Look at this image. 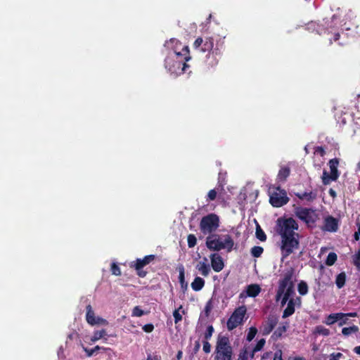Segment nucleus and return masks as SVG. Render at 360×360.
<instances>
[{
	"label": "nucleus",
	"mask_w": 360,
	"mask_h": 360,
	"mask_svg": "<svg viewBox=\"0 0 360 360\" xmlns=\"http://www.w3.org/2000/svg\"><path fill=\"white\" fill-rule=\"evenodd\" d=\"M84 349L85 352L86 353V356L90 357V356H93L96 353V352H97L100 349L105 350L106 349L97 345L95 347H94L93 349H89L87 348H84Z\"/></svg>",
	"instance_id": "58836bf2"
},
{
	"label": "nucleus",
	"mask_w": 360,
	"mask_h": 360,
	"mask_svg": "<svg viewBox=\"0 0 360 360\" xmlns=\"http://www.w3.org/2000/svg\"><path fill=\"white\" fill-rule=\"evenodd\" d=\"M233 356V348L229 338L219 335L214 352V360H232Z\"/></svg>",
	"instance_id": "7ed1b4c3"
},
{
	"label": "nucleus",
	"mask_w": 360,
	"mask_h": 360,
	"mask_svg": "<svg viewBox=\"0 0 360 360\" xmlns=\"http://www.w3.org/2000/svg\"><path fill=\"white\" fill-rule=\"evenodd\" d=\"M335 318L334 314H330L326 317L324 323L328 326L333 325L336 322V319Z\"/></svg>",
	"instance_id": "de8ad7c7"
},
{
	"label": "nucleus",
	"mask_w": 360,
	"mask_h": 360,
	"mask_svg": "<svg viewBox=\"0 0 360 360\" xmlns=\"http://www.w3.org/2000/svg\"><path fill=\"white\" fill-rule=\"evenodd\" d=\"M248 347L247 346H244L238 354V357L237 360H248Z\"/></svg>",
	"instance_id": "f704fd0d"
},
{
	"label": "nucleus",
	"mask_w": 360,
	"mask_h": 360,
	"mask_svg": "<svg viewBox=\"0 0 360 360\" xmlns=\"http://www.w3.org/2000/svg\"><path fill=\"white\" fill-rule=\"evenodd\" d=\"M271 355H272V352H266L262 355L261 360H266V359L271 358Z\"/></svg>",
	"instance_id": "6e6d98bb"
},
{
	"label": "nucleus",
	"mask_w": 360,
	"mask_h": 360,
	"mask_svg": "<svg viewBox=\"0 0 360 360\" xmlns=\"http://www.w3.org/2000/svg\"><path fill=\"white\" fill-rule=\"evenodd\" d=\"M202 343H203V347H202L203 351L207 354L210 353L211 351V345L210 344V342L207 340H205V341H203Z\"/></svg>",
	"instance_id": "8fccbe9b"
},
{
	"label": "nucleus",
	"mask_w": 360,
	"mask_h": 360,
	"mask_svg": "<svg viewBox=\"0 0 360 360\" xmlns=\"http://www.w3.org/2000/svg\"><path fill=\"white\" fill-rule=\"evenodd\" d=\"M195 268L205 277L208 276L210 273V266L206 257L203 258V261L199 262Z\"/></svg>",
	"instance_id": "6ab92c4d"
},
{
	"label": "nucleus",
	"mask_w": 360,
	"mask_h": 360,
	"mask_svg": "<svg viewBox=\"0 0 360 360\" xmlns=\"http://www.w3.org/2000/svg\"><path fill=\"white\" fill-rule=\"evenodd\" d=\"M346 274L345 272H341L337 275L335 278V284L338 288L340 289L343 288L346 283Z\"/></svg>",
	"instance_id": "a878e982"
},
{
	"label": "nucleus",
	"mask_w": 360,
	"mask_h": 360,
	"mask_svg": "<svg viewBox=\"0 0 360 360\" xmlns=\"http://www.w3.org/2000/svg\"><path fill=\"white\" fill-rule=\"evenodd\" d=\"M295 311V300L294 298H290L286 308L283 310L282 318L286 319L290 316H292Z\"/></svg>",
	"instance_id": "aec40b11"
},
{
	"label": "nucleus",
	"mask_w": 360,
	"mask_h": 360,
	"mask_svg": "<svg viewBox=\"0 0 360 360\" xmlns=\"http://www.w3.org/2000/svg\"><path fill=\"white\" fill-rule=\"evenodd\" d=\"M217 193L215 189L210 190L207 195V202L214 200L217 198Z\"/></svg>",
	"instance_id": "37998d69"
},
{
	"label": "nucleus",
	"mask_w": 360,
	"mask_h": 360,
	"mask_svg": "<svg viewBox=\"0 0 360 360\" xmlns=\"http://www.w3.org/2000/svg\"><path fill=\"white\" fill-rule=\"evenodd\" d=\"M288 360H307L303 356H290Z\"/></svg>",
	"instance_id": "052dcab7"
},
{
	"label": "nucleus",
	"mask_w": 360,
	"mask_h": 360,
	"mask_svg": "<svg viewBox=\"0 0 360 360\" xmlns=\"http://www.w3.org/2000/svg\"><path fill=\"white\" fill-rule=\"evenodd\" d=\"M246 312L247 308L245 305L237 307L227 321L226 326L228 330H233L239 325L242 324Z\"/></svg>",
	"instance_id": "1a4fd4ad"
},
{
	"label": "nucleus",
	"mask_w": 360,
	"mask_h": 360,
	"mask_svg": "<svg viewBox=\"0 0 360 360\" xmlns=\"http://www.w3.org/2000/svg\"><path fill=\"white\" fill-rule=\"evenodd\" d=\"M288 328V323L285 322L282 326H278L273 333L271 335V338L274 340L277 341L278 339H280L283 335L287 331V328Z\"/></svg>",
	"instance_id": "412c9836"
},
{
	"label": "nucleus",
	"mask_w": 360,
	"mask_h": 360,
	"mask_svg": "<svg viewBox=\"0 0 360 360\" xmlns=\"http://www.w3.org/2000/svg\"><path fill=\"white\" fill-rule=\"evenodd\" d=\"M266 343V340L264 338L260 339L256 344V345L253 347L254 352L261 351L264 345Z\"/></svg>",
	"instance_id": "79ce46f5"
},
{
	"label": "nucleus",
	"mask_w": 360,
	"mask_h": 360,
	"mask_svg": "<svg viewBox=\"0 0 360 360\" xmlns=\"http://www.w3.org/2000/svg\"><path fill=\"white\" fill-rule=\"evenodd\" d=\"M358 330H359L358 326L354 325L350 327L343 328L342 330V333L345 336H348V335H351L352 333L358 332Z\"/></svg>",
	"instance_id": "72a5a7b5"
},
{
	"label": "nucleus",
	"mask_w": 360,
	"mask_h": 360,
	"mask_svg": "<svg viewBox=\"0 0 360 360\" xmlns=\"http://www.w3.org/2000/svg\"><path fill=\"white\" fill-rule=\"evenodd\" d=\"M107 333L105 329H102L100 330H96L94 333L93 336L91 338V342H96L106 335Z\"/></svg>",
	"instance_id": "c756f323"
},
{
	"label": "nucleus",
	"mask_w": 360,
	"mask_h": 360,
	"mask_svg": "<svg viewBox=\"0 0 360 360\" xmlns=\"http://www.w3.org/2000/svg\"><path fill=\"white\" fill-rule=\"evenodd\" d=\"M278 323V317L275 314H269L262 323L259 331L262 335H269Z\"/></svg>",
	"instance_id": "f8f14e48"
},
{
	"label": "nucleus",
	"mask_w": 360,
	"mask_h": 360,
	"mask_svg": "<svg viewBox=\"0 0 360 360\" xmlns=\"http://www.w3.org/2000/svg\"><path fill=\"white\" fill-rule=\"evenodd\" d=\"M295 195L301 200H305L307 202H312L317 198V192L316 191H309V192H297L295 193Z\"/></svg>",
	"instance_id": "a211bd4d"
},
{
	"label": "nucleus",
	"mask_w": 360,
	"mask_h": 360,
	"mask_svg": "<svg viewBox=\"0 0 360 360\" xmlns=\"http://www.w3.org/2000/svg\"><path fill=\"white\" fill-rule=\"evenodd\" d=\"M200 341L199 340H197L195 341V345H194V347L193 349V353L194 354H196L199 350H200Z\"/></svg>",
	"instance_id": "5fc2aeb1"
},
{
	"label": "nucleus",
	"mask_w": 360,
	"mask_h": 360,
	"mask_svg": "<svg viewBox=\"0 0 360 360\" xmlns=\"http://www.w3.org/2000/svg\"><path fill=\"white\" fill-rule=\"evenodd\" d=\"M339 165V160L338 158H333L329 160L328 165L330 169V174H332V177L338 178L340 176V172L338 169V166Z\"/></svg>",
	"instance_id": "4be33fe9"
},
{
	"label": "nucleus",
	"mask_w": 360,
	"mask_h": 360,
	"mask_svg": "<svg viewBox=\"0 0 360 360\" xmlns=\"http://www.w3.org/2000/svg\"><path fill=\"white\" fill-rule=\"evenodd\" d=\"M219 217L214 213L208 214L202 217L200 221V230L204 234H212L219 226Z\"/></svg>",
	"instance_id": "0eeeda50"
},
{
	"label": "nucleus",
	"mask_w": 360,
	"mask_h": 360,
	"mask_svg": "<svg viewBox=\"0 0 360 360\" xmlns=\"http://www.w3.org/2000/svg\"><path fill=\"white\" fill-rule=\"evenodd\" d=\"M356 315H357V314L356 312H350V313H347V314L340 312V313L334 314V316L335 317V319H336V322L338 321H340V320L343 319L344 317H346V316L355 317V316H356Z\"/></svg>",
	"instance_id": "c9c22d12"
},
{
	"label": "nucleus",
	"mask_w": 360,
	"mask_h": 360,
	"mask_svg": "<svg viewBox=\"0 0 360 360\" xmlns=\"http://www.w3.org/2000/svg\"><path fill=\"white\" fill-rule=\"evenodd\" d=\"M275 189L276 191H274L269 195L270 204L274 207H280L286 205L290 199L285 190L281 189L280 186L276 187Z\"/></svg>",
	"instance_id": "9d476101"
},
{
	"label": "nucleus",
	"mask_w": 360,
	"mask_h": 360,
	"mask_svg": "<svg viewBox=\"0 0 360 360\" xmlns=\"http://www.w3.org/2000/svg\"><path fill=\"white\" fill-rule=\"evenodd\" d=\"M328 193L329 195L333 198H336L337 196V193L335 192V191H334L333 188H330L329 191H328Z\"/></svg>",
	"instance_id": "680f3d73"
},
{
	"label": "nucleus",
	"mask_w": 360,
	"mask_h": 360,
	"mask_svg": "<svg viewBox=\"0 0 360 360\" xmlns=\"http://www.w3.org/2000/svg\"><path fill=\"white\" fill-rule=\"evenodd\" d=\"M295 214L308 227H313L319 219L318 214L311 208L297 207L295 209Z\"/></svg>",
	"instance_id": "6e6552de"
},
{
	"label": "nucleus",
	"mask_w": 360,
	"mask_h": 360,
	"mask_svg": "<svg viewBox=\"0 0 360 360\" xmlns=\"http://www.w3.org/2000/svg\"><path fill=\"white\" fill-rule=\"evenodd\" d=\"M212 308H213L212 301V300H210L209 301L207 302L205 307V309H204L205 314L207 317H208L210 316Z\"/></svg>",
	"instance_id": "a19ab883"
},
{
	"label": "nucleus",
	"mask_w": 360,
	"mask_h": 360,
	"mask_svg": "<svg viewBox=\"0 0 360 360\" xmlns=\"http://www.w3.org/2000/svg\"><path fill=\"white\" fill-rule=\"evenodd\" d=\"M193 48L203 53H210L214 49V39L211 37H205L204 39L198 37L193 43Z\"/></svg>",
	"instance_id": "ddd939ff"
},
{
	"label": "nucleus",
	"mask_w": 360,
	"mask_h": 360,
	"mask_svg": "<svg viewBox=\"0 0 360 360\" xmlns=\"http://www.w3.org/2000/svg\"><path fill=\"white\" fill-rule=\"evenodd\" d=\"M221 56V51L219 47V45L217 44L214 49L208 53L205 60V65L209 68H213L217 66L219 58Z\"/></svg>",
	"instance_id": "4468645a"
},
{
	"label": "nucleus",
	"mask_w": 360,
	"mask_h": 360,
	"mask_svg": "<svg viewBox=\"0 0 360 360\" xmlns=\"http://www.w3.org/2000/svg\"><path fill=\"white\" fill-rule=\"evenodd\" d=\"M233 245L234 241L229 234L224 236L223 241L220 240V236L218 234H211L206 238V246L210 250L219 251L226 249L228 252H231Z\"/></svg>",
	"instance_id": "20e7f679"
},
{
	"label": "nucleus",
	"mask_w": 360,
	"mask_h": 360,
	"mask_svg": "<svg viewBox=\"0 0 360 360\" xmlns=\"http://www.w3.org/2000/svg\"><path fill=\"white\" fill-rule=\"evenodd\" d=\"M314 333L315 335L328 336L330 335V330L321 325H319L315 327Z\"/></svg>",
	"instance_id": "bb28decb"
},
{
	"label": "nucleus",
	"mask_w": 360,
	"mask_h": 360,
	"mask_svg": "<svg viewBox=\"0 0 360 360\" xmlns=\"http://www.w3.org/2000/svg\"><path fill=\"white\" fill-rule=\"evenodd\" d=\"M348 317L349 316L344 317L343 319L340 320V322L338 323V326H342L346 324L348 321Z\"/></svg>",
	"instance_id": "bf43d9fd"
},
{
	"label": "nucleus",
	"mask_w": 360,
	"mask_h": 360,
	"mask_svg": "<svg viewBox=\"0 0 360 360\" xmlns=\"http://www.w3.org/2000/svg\"><path fill=\"white\" fill-rule=\"evenodd\" d=\"M86 319L88 323L91 326L96 324H106L107 321L100 317H96L94 311L90 304L87 305L86 307Z\"/></svg>",
	"instance_id": "2eb2a0df"
},
{
	"label": "nucleus",
	"mask_w": 360,
	"mask_h": 360,
	"mask_svg": "<svg viewBox=\"0 0 360 360\" xmlns=\"http://www.w3.org/2000/svg\"><path fill=\"white\" fill-rule=\"evenodd\" d=\"M359 224L360 223L357 224L358 231L355 232L354 234V238L355 240H359V236H360V233H359Z\"/></svg>",
	"instance_id": "13d9d810"
},
{
	"label": "nucleus",
	"mask_w": 360,
	"mask_h": 360,
	"mask_svg": "<svg viewBox=\"0 0 360 360\" xmlns=\"http://www.w3.org/2000/svg\"><path fill=\"white\" fill-rule=\"evenodd\" d=\"M211 266L215 272L221 271L224 267V263L222 257L217 254L213 253L210 255Z\"/></svg>",
	"instance_id": "f3484780"
},
{
	"label": "nucleus",
	"mask_w": 360,
	"mask_h": 360,
	"mask_svg": "<svg viewBox=\"0 0 360 360\" xmlns=\"http://www.w3.org/2000/svg\"><path fill=\"white\" fill-rule=\"evenodd\" d=\"M257 333V329L255 327H250L246 336V340L248 342H251Z\"/></svg>",
	"instance_id": "e433bc0d"
},
{
	"label": "nucleus",
	"mask_w": 360,
	"mask_h": 360,
	"mask_svg": "<svg viewBox=\"0 0 360 360\" xmlns=\"http://www.w3.org/2000/svg\"><path fill=\"white\" fill-rule=\"evenodd\" d=\"M214 331V329L212 325L207 326L206 331L204 334V338L205 339V340L208 341L211 338Z\"/></svg>",
	"instance_id": "ea45409f"
},
{
	"label": "nucleus",
	"mask_w": 360,
	"mask_h": 360,
	"mask_svg": "<svg viewBox=\"0 0 360 360\" xmlns=\"http://www.w3.org/2000/svg\"><path fill=\"white\" fill-rule=\"evenodd\" d=\"M152 359H153V360H161V356L160 355H154L152 357Z\"/></svg>",
	"instance_id": "774afa93"
},
{
	"label": "nucleus",
	"mask_w": 360,
	"mask_h": 360,
	"mask_svg": "<svg viewBox=\"0 0 360 360\" xmlns=\"http://www.w3.org/2000/svg\"><path fill=\"white\" fill-rule=\"evenodd\" d=\"M282 354H283L282 350L281 349H278L274 353V360H283V357H282Z\"/></svg>",
	"instance_id": "864d4df0"
},
{
	"label": "nucleus",
	"mask_w": 360,
	"mask_h": 360,
	"mask_svg": "<svg viewBox=\"0 0 360 360\" xmlns=\"http://www.w3.org/2000/svg\"><path fill=\"white\" fill-rule=\"evenodd\" d=\"M290 174V169L288 166L281 167L277 174V181L285 182Z\"/></svg>",
	"instance_id": "5701e85b"
},
{
	"label": "nucleus",
	"mask_w": 360,
	"mask_h": 360,
	"mask_svg": "<svg viewBox=\"0 0 360 360\" xmlns=\"http://www.w3.org/2000/svg\"><path fill=\"white\" fill-rule=\"evenodd\" d=\"M255 235L256 238L260 241H266V235L258 224H257Z\"/></svg>",
	"instance_id": "c85d7f7f"
},
{
	"label": "nucleus",
	"mask_w": 360,
	"mask_h": 360,
	"mask_svg": "<svg viewBox=\"0 0 360 360\" xmlns=\"http://www.w3.org/2000/svg\"><path fill=\"white\" fill-rule=\"evenodd\" d=\"M338 178L332 177L331 174H328V172L326 170L323 171L322 175V182L324 185H328L330 184L332 181H336Z\"/></svg>",
	"instance_id": "cd10ccee"
},
{
	"label": "nucleus",
	"mask_w": 360,
	"mask_h": 360,
	"mask_svg": "<svg viewBox=\"0 0 360 360\" xmlns=\"http://www.w3.org/2000/svg\"><path fill=\"white\" fill-rule=\"evenodd\" d=\"M298 223L292 217H279L276 220V231L281 236L297 234Z\"/></svg>",
	"instance_id": "39448f33"
},
{
	"label": "nucleus",
	"mask_w": 360,
	"mask_h": 360,
	"mask_svg": "<svg viewBox=\"0 0 360 360\" xmlns=\"http://www.w3.org/2000/svg\"><path fill=\"white\" fill-rule=\"evenodd\" d=\"M314 153L320 155L321 157H323L326 154V151L322 146H316L314 148Z\"/></svg>",
	"instance_id": "09e8293b"
},
{
	"label": "nucleus",
	"mask_w": 360,
	"mask_h": 360,
	"mask_svg": "<svg viewBox=\"0 0 360 360\" xmlns=\"http://www.w3.org/2000/svg\"><path fill=\"white\" fill-rule=\"evenodd\" d=\"M261 292V288L257 284H250L247 286L246 293L248 297H255Z\"/></svg>",
	"instance_id": "b1692460"
},
{
	"label": "nucleus",
	"mask_w": 360,
	"mask_h": 360,
	"mask_svg": "<svg viewBox=\"0 0 360 360\" xmlns=\"http://www.w3.org/2000/svg\"><path fill=\"white\" fill-rule=\"evenodd\" d=\"M165 46L173 51V53L169 54L165 60V68L171 75H178L184 73L189 67L186 62L191 58L188 46H184L180 51L181 43L174 38L167 41Z\"/></svg>",
	"instance_id": "f257e3e1"
},
{
	"label": "nucleus",
	"mask_w": 360,
	"mask_h": 360,
	"mask_svg": "<svg viewBox=\"0 0 360 360\" xmlns=\"http://www.w3.org/2000/svg\"><path fill=\"white\" fill-rule=\"evenodd\" d=\"M323 231L335 232L338 229V221L332 216H328L324 219Z\"/></svg>",
	"instance_id": "dca6fc26"
},
{
	"label": "nucleus",
	"mask_w": 360,
	"mask_h": 360,
	"mask_svg": "<svg viewBox=\"0 0 360 360\" xmlns=\"http://www.w3.org/2000/svg\"><path fill=\"white\" fill-rule=\"evenodd\" d=\"M353 263L356 266L357 269L360 271V259L356 257L354 259Z\"/></svg>",
	"instance_id": "4d7b16f0"
},
{
	"label": "nucleus",
	"mask_w": 360,
	"mask_h": 360,
	"mask_svg": "<svg viewBox=\"0 0 360 360\" xmlns=\"http://www.w3.org/2000/svg\"><path fill=\"white\" fill-rule=\"evenodd\" d=\"M331 355L333 356L335 359H337V360H339V359L342 356V354L340 352L333 353L331 354Z\"/></svg>",
	"instance_id": "0e129e2a"
},
{
	"label": "nucleus",
	"mask_w": 360,
	"mask_h": 360,
	"mask_svg": "<svg viewBox=\"0 0 360 360\" xmlns=\"http://www.w3.org/2000/svg\"><path fill=\"white\" fill-rule=\"evenodd\" d=\"M264 252V248L262 246H254L250 250V253L254 257H259Z\"/></svg>",
	"instance_id": "2f4dec72"
},
{
	"label": "nucleus",
	"mask_w": 360,
	"mask_h": 360,
	"mask_svg": "<svg viewBox=\"0 0 360 360\" xmlns=\"http://www.w3.org/2000/svg\"><path fill=\"white\" fill-rule=\"evenodd\" d=\"M337 259H338V257H337L336 253L330 252L327 256L325 264L327 266H332L335 263V262L337 261Z\"/></svg>",
	"instance_id": "473e14b6"
},
{
	"label": "nucleus",
	"mask_w": 360,
	"mask_h": 360,
	"mask_svg": "<svg viewBox=\"0 0 360 360\" xmlns=\"http://www.w3.org/2000/svg\"><path fill=\"white\" fill-rule=\"evenodd\" d=\"M144 314V311L139 307L136 306L133 309L132 316L140 317Z\"/></svg>",
	"instance_id": "49530a36"
},
{
	"label": "nucleus",
	"mask_w": 360,
	"mask_h": 360,
	"mask_svg": "<svg viewBox=\"0 0 360 360\" xmlns=\"http://www.w3.org/2000/svg\"><path fill=\"white\" fill-rule=\"evenodd\" d=\"M179 279L180 283L181 284V286L183 287V284H184V282H185L184 267H182L179 271Z\"/></svg>",
	"instance_id": "603ef678"
},
{
	"label": "nucleus",
	"mask_w": 360,
	"mask_h": 360,
	"mask_svg": "<svg viewBox=\"0 0 360 360\" xmlns=\"http://www.w3.org/2000/svg\"><path fill=\"white\" fill-rule=\"evenodd\" d=\"M297 290L301 295H305L308 293V285L304 281H301L297 285Z\"/></svg>",
	"instance_id": "7c9ffc66"
},
{
	"label": "nucleus",
	"mask_w": 360,
	"mask_h": 360,
	"mask_svg": "<svg viewBox=\"0 0 360 360\" xmlns=\"http://www.w3.org/2000/svg\"><path fill=\"white\" fill-rule=\"evenodd\" d=\"M354 352L356 354H357L360 355V345H359V346H357V347H355L354 348Z\"/></svg>",
	"instance_id": "69168bd1"
},
{
	"label": "nucleus",
	"mask_w": 360,
	"mask_h": 360,
	"mask_svg": "<svg viewBox=\"0 0 360 360\" xmlns=\"http://www.w3.org/2000/svg\"><path fill=\"white\" fill-rule=\"evenodd\" d=\"M294 270L290 268L283 274V277L279 280L278 287L276 291V300L281 299V305L284 306L288 303L291 297L295 295L294 283L292 278Z\"/></svg>",
	"instance_id": "f03ea898"
},
{
	"label": "nucleus",
	"mask_w": 360,
	"mask_h": 360,
	"mask_svg": "<svg viewBox=\"0 0 360 360\" xmlns=\"http://www.w3.org/2000/svg\"><path fill=\"white\" fill-rule=\"evenodd\" d=\"M155 257L156 256L155 255H148L145 256L143 259H136V261L131 263V267L136 270V274L139 277L144 278L146 276L148 271H144L143 269V267L155 260Z\"/></svg>",
	"instance_id": "9b49d317"
},
{
	"label": "nucleus",
	"mask_w": 360,
	"mask_h": 360,
	"mask_svg": "<svg viewBox=\"0 0 360 360\" xmlns=\"http://www.w3.org/2000/svg\"><path fill=\"white\" fill-rule=\"evenodd\" d=\"M142 329L146 333H151L154 330V326L152 323H148L144 325Z\"/></svg>",
	"instance_id": "3c124183"
},
{
	"label": "nucleus",
	"mask_w": 360,
	"mask_h": 360,
	"mask_svg": "<svg viewBox=\"0 0 360 360\" xmlns=\"http://www.w3.org/2000/svg\"><path fill=\"white\" fill-rule=\"evenodd\" d=\"M294 300H295V305L300 307L302 303L301 298L300 297H297L295 299H294Z\"/></svg>",
	"instance_id": "e2e57ef3"
},
{
	"label": "nucleus",
	"mask_w": 360,
	"mask_h": 360,
	"mask_svg": "<svg viewBox=\"0 0 360 360\" xmlns=\"http://www.w3.org/2000/svg\"><path fill=\"white\" fill-rule=\"evenodd\" d=\"M205 285V281L200 277H195L191 283V288L194 291H200Z\"/></svg>",
	"instance_id": "393cba45"
},
{
	"label": "nucleus",
	"mask_w": 360,
	"mask_h": 360,
	"mask_svg": "<svg viewBox=\"0 0 360 360\" xmlns=\"http://www.w3.org/2000/svg\"><path fill=\"white\" fill-rule=\"evenodd\" d=\"M181 307H182L181 306L179 309H175L173 312V316L174 319L175 323H177L182 320V316L180 314L179 311V309H181Z\"/></svg>",
	"instance_id": "a18cd8bd"
},
{
	"label": "nucleus",
	"mask_w": 360,
	"mask_h": 360,
	"mask_svg": "<svg viewBox=\"0 0 360 360\" xmlns=\"http://www.w3.org/2000/svg\"><path fill=\"white\" fill-rule=\"evenodd\" d=\"M300 238L299 233L281 237V250L283 258L288 257L295 250L299 248Z\"/></svg>",
	"instance_id": "423d86ee"
},
{
	"label": "nucleus",
	"mask_w": 360,
	"mask_h": 360,
	"mask_svg": "<svg viewBox=\"0 0 360 360\" xmlns=\"http://www.w3.org/2000/svg\"><path fill=\"white\" fill-rule=\"evenodd\" d=\"M111 272H112V274H114L115 276H120L121 274H122L120 268L115 263H112L111 264Z\"/></svg>",
	"instance_id": "c03bdc74"
},
{
	"label": "nucleus",
	"mask_w": 360,
	"mask_h": 360,
	"mask_svg": "<svg viewBox=\"0 0 360 360\" xmlns=\"http://www.w3.org/2000/svg\"><path fill=\"white\" fill-rule=\"evenodd\" d=\"M182 355H183V352H182L181 351H179V352H178V353H177V354H176V359H177L178 360L181 359V358H182Z\"/></svg>",
	"instance_id": "338daca9"
},
{
	"label": "nucleus",
	"mask_w": 360,
	"mask_h": 360,
	"mask_svg": "<svg viewBox=\"0 0 360 360\" xmlns=\"http://www.w3.org/2000/svg\"><path fill=\"white\" fill-rule=\"evenodd\" d=\"M187 243L188 248H191L196 245L197 238L194 234H188L187 236Z\"/></svg>",
	"instance_id": "4c0bfd02"
}]
</instances>
